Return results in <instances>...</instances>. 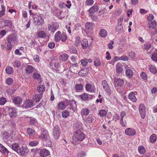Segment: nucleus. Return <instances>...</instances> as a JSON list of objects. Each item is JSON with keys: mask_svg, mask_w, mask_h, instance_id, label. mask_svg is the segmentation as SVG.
<instances>
[{"mask_svg": "<svg viewBox=\"0 0 157 157\" xmlns=\"http://www.w3.org/2000/svg\"><path fill=\"white\" fill-rule=\"evenodd\" d=\"M83 125L80 122L77 121L73 126L75 129L81 131L83 129Z\"/></svg>", "mask_w": 157, "mask_h": 157, "instance_id": "nucleus-14", "label": "nucleus"}, {"mask_svg": "<svg viewBox=\"0 0 157 157\" xmlns=\"http://www.w3.org/2000/svg\"><path fill=\"white\" fill-rule=\"evenodd\" d=\"M6 98L3 97H1L0 98V104L1 105H4L6 102Z\"/></svg>", "mask_w": 157, "mask_h": 157, "instance_id": "nucleus-64", "label": "nucleus"}, {"mask_svg": "<svg viewBox=\"0 0 157 157\" xmlns=\"http://www.w3.org/2000/svg\"><path fill=\"white\" fill-rule=\"evenodd\" d=\"M8 43H11L13 44L16 40V38L15 36L13 34L9 35L7 38Z\"/></svg>", "mask_w": 157, "mask_h": 157, "instance_id": "nucleus-15", "label": "nucleus"}, {"mask_svg": "<svg viewBox=\"0 0 157 157\" xmlns=\"http://www.w3.org/2000/svg\"><path fill=\"white\" fill-rule=\"evenodd\" d=\"M81 42L80 37H78L75 39V44L77 46H79L80 45Z\"/></svg>", "mask_w": 157, "mask_h": 157, "instance_id": "nucleus-52", "label": "nucleus"}, {"mask_svg": "<svg viewBox=\"0 0 157 157\" xmlns=\"http://www.w3.org/2000/svg\"><path fill=\"white\" fill-rule=\"evenodd\" d=\"M6 73L8 74H11L13 73V70L12 67L9 66L6 68Z\"/></svg>", "mask_w": 157, "mask_h": 157, "instance_id": "nucleus-39", "label": "nucleus"}, {"mask_svg": "<svg viewBox=\"0 0 157 157\" xmlns=\"http://www.w3.org/2000/svg\"><path fill=\"white\" fill-rule=\"evenodd\" d=\"M156 22L154 21H153L151 22L149 24V28L150 29H155V31L153 32H155V28H157V27H156Z\"/></svg>", "mask_w": 157, "mask_h": 157, "instance_id": "nucleus-45", "label": "nucleus"}, {"mask_svg": "<svg viewBox=\"0 0 157 157\" xmlns=\"http://www.w3.org/2000/svg\"><path fill=\"white\" fill-rule=\"evenodd\" d=\"M60 59L63 61H66L68 58V56L66 54L63 53L60 55L59 57Z\"/></svg>", "mask_w": 157, "mask_h": 157, "instance_id": "nucleus-35", "label": "nucleus"}, {"mask_svg": "<svg viewBox=\"0 0 157 157\" xmlns=\"http://www.w3.org/2000/svg\"><path fill=\"white\" fill-rule=\"evenodd\" d=\"M38 135L39 138L43 140L46 141L48 140V132L47 130L44 128H42L40 130H39L38 132Z\"/></svg>", "mask_w": 157, "mask_h": 157, "instance_id": "nucleus-4", "label": "nucleus"}, {"mask_svg": "<svg viewBox=\"0 0 157 157\" xmlns=\"http://www.w3.org/2000/svg\"><path fill=\"white\" fill-rule=\"evenodd\" d=\"M38 144V142L37 141H30L29 143V145L31 146H36Z\"/></svg>", "mask_w": 157, "mask_h": 157, "instance_id": "nucleus-59", "label": "nucleus"}, {"mask_svg": "<svg viewBox=\"0 0 157 157\" xmlns=\"http://www.w3.org/2000/svg\"><path fill=\"white\" fill-rule=\"evenodd\" d=\"M37 90L38 92L42 93L45 90L44 86L43 85H40L37 88Z\"/></svg>", "mask_w": 157, "mask_h": 157, "instance_id": "nucleus-55", "label": "nucleus"}, {"mask_svg": "<svg viewBox=\"0 0 157 157\" xmlns=\"http://www.w3.org/2000/svg\"><path fill=\"white\" fill-rule=\"evenodd\" d=\"M4 22L5 24V26H8L12 28L13 27V26L12 24V21L10 20H5Z\"/></svg>", "mask_w": 157, "mask_h": 157, "instance_id": "nucleus-43", "label": "nucleus"}, {"mask_svg": "<svg viewBox=\"0 0 157 157\" xmlns=\"http://www.w3.org/2000/svg\"><path fill=\"white\" fill-rule=\"evenodd\" d=\"M69 111H68V110H65L63 111L62 113V117L64 118L67 117L69 116Z\"/></svg>", "mask_w": 157, "mask_h": 157, "instance_id": "nucleus-42", "label": "nucleus"}, {"mask_svg": "<svg viewBox=\"0 0 157 157\" xmlns=\"http://www.w3.org/2000/svg\"><path fill=\"white\" fill-rule=\"evenodd\" d=\"M107 112L105 110L101 109L99 112V114L101 117H103L106 116Z\"/></svg>", "mask_w": 157, "mask_h": 157, "instance_id": "nucleus-51", "label": "nucleus"}, {"mask_svg": "<svg viewBox=\"0 0 157 157\" xmlns=\"http://www.w3.org/2000/svg\"><path fill=\"white\" fill-rule=\"evenodd\" d=\"M94 64L96 67L99 66L101 65V61L99 58H95L94 59Z\"/></svg>", "mask_w": 157, "mask_h": 157, "instance_id": "nucleus-41", "label": "nucleus"}, {"mask_svg": "<svg viewBox=\"0 0 157 157\" xmlns=\"http://www.w3.org/2000/svg\"><path fill=\"white\" fill-rule=\"evenodd\" d=\"M125 133L128 136H133L136 134V131L133 128H128L126 129L125 131Z\"/></svg>", "mask_w": 157, "mask_h": 157, "instance_id": "nucleus-12", "label": "nucleus"}, {"mask_svg": "<svg viewBox=\"0 0 157 157\" xmlns=\"http://www.w3.org/2000/svg\"><path fill=\"white\" fill-rule=\"evenodd\" d=\"M73 135L71 142L74 145L78 144L79 141H82L85 138L84 134L82 132H74Z\"/></svg>", "mask_w": 157, "mask_h": 157, "instance_id": "nucleus-1", "label": "nucleus"}, {"mask_svg": "<svg viewBox=\"0 0 157 157\" xmlns=\"http://www.w3.org/2000/svg\"><path fill=\"white\" fill-rule=\"evenodd\" d=\"M64 103L66 105V107L70 105V106L68 107L67 108L68 109H70V112L73 113L75 111L77 108V105L74 100H68L66 99L64 100Z\"/></svg>", "mask_w": 157, "mask_h": 157, "instance_id": "nucleus-2", "label": "nucleus"}, {"mask_svg": "<svg viewBox=\"0 0 157 157\" xmlns=\"http://www.w3.org/2000/svg\"><path fill=\"white\" fill-rule=\"evenodd\" d=\"M13 66L14 67H20L21 66V62L18 60H16L13 64Z\"/></svg>", "mask_w": 157, "mask_h": 157, "instance_id": "nucleus-57", "label": "nucleus"}, {"mask_svg": "<svg viewBox=\"0 0 157 157\" xmlns=\"http://www.w3.org/2000/svg\"><path fill=\"white\" fill-rule=\"evenodd\" d=\"M81 64L84 66H86L88 63L87 59H82L81 61Z\"/></svg>", "mask_w": 157, "mask_h": 157, "instance_id": "nucleus-62", "label": "nucleus"}, {"mask_svg": "<svg viewBox=\"0 0 157 157\" xmlns=\"http://www.w3.org/2000/svg\"><path fill=\"white\" fill-rule=\"evenodd\" d=\"M28 152L29 150L27 147L22 146V147H21L19 151L17 153L20 155H26Z\"/></svg>", "mask_w": 157, "mask_h": 157, "instance_id": "nucleus-11", "label": "nucleus"}, {"mask_svg": "<svg viewBox=\"0 0 157 157\" xmlns=\"http://www.w3.org/2000/svg\"><path fill=\"white\" fill-rule=\"evenodd\" d=\"M37 35L38 37L41 38H44L46 36V33L44 31L42 30L38 32Z\"/></svg>", "mask_w": 157, "mask_h": 157, "instance_id": "nucleus-36", "label": "nucleus"}, {"mask_svg": "<svg viewBox=\"0 0 157 157\" xmlns=\"http://www.w3.org/2000/svg\"><path fill=\"white\" fill-rule=\"evenodd\" d=\"M66 107V105L62 101L59 102L57 105V108L59 110H62Z\"/></svg>", "mask_w": 157, "mask_h": 157, "instance_id": "nucleus-26", "label": "nucleus"}, {"mask_svg": "<svg viewBox=\"0 0 157 157\" xmlns=\"http://www.w3.org/2000/svg\"><path fill=\"white\" fill-rule=\"evenodd\" d=\"M123 71V66L120 63H117L116 65V71L117 74H119Z\"/></svg>", "mask_w": 157, "mask_h": 157, "instance_id": "nucleus-19", "label": "nucleus"}, {"mask_svg": "<svg viewBox=\"0 0 157 157\" xmlns=\"http://www.w3.org/2000/svg\"><path fill=\"white\" fill-rule=\"evenodd\" d=\"M114 87L116 89L118 90L124 84V80L118 78L114 81Z\"/></svg>", "mask_w": 157, "mask_h": 157, "instance_id": "nucleus-7", "label": "nucleus"}, {"mask_svg": "<svg viewBox=\"0 0 157 157\" xmlns=\"http://www.w3.org/2000/svg\"><path fill=\"white\" fill-rule=\"evenodd\" d=\"M16 109L14 107H10L9 108V115L11 117H15L17 115Z\"/></svg>", "mask_w": 157, "mask_h": 157, "instance_id": "nucleus-13", "label": "nucleus"}, {"mask_svg": "<svg viewBox=\"0 0 157 157\" xmlns=\"http://www.w3.org/2000/svg\"><path fill=\"white\" fill-rule=\"evenodd\" d=\"M128 97L129 99L133 102H135L137 101V99L135 96L134 93L132 92H131L129 94Z\"/></svg>", "mask_w": 157, "mask_h": 157, "instance_id": "nucleus-24", "label": "nucleus"}, {"mask_svg": "<svg viewBox=\"0 0 157 157\" xmlns=\"http://www.w3.org/2000/svg\"><path fill=\"white\" fill-rule=\"evenodd\" d=\"M27 131L28 134L30 137L32 138L33 137L34 135L36 134L35 131L34 129L30 128H28Z\"/></svg>", "mask_w": 157, "mask_h": 157, "instance_id": "nucleus-20", "label": "nucleus"}, {"mask_svg": "<svg viewBox=\"0 0 157 157\" xmlns=\"http://www.w3.org/2000/svg\"><path fill=\"white\" fill-rule=\"evenodd\" d=\"M94 87H92L91 85L90 84H87L86 86V89L87 91L91 92H93L94 90Z\"/></svg>", "mask_w": 157, "mask_h": 157, "instance_id": "nucleus-44", "label": "nucleus"}, {"mask_svg": "<svg viewBox=\"0 0 157 157\" xmlns=\"http://www.w3.org/2000/svg\"><path fill=\"white\" fill-rule=\"evenodd\" d=\"M1 7L2 10H0V17H1L5 14L6 10V7L3 5H1Z\"/></svg>", "mask_w": 157, "mask_h": 157, "instance_id": "nucleus-46", "label": "nucleus"}, {"mask_svg": "<svg viewBox=\"0 0 157 157\" xmlns=\"http://www.w3.org/2000/svg\"><path fill=\"white\" fill-rule=\"evenodd\" d=\"M60 133V128L59 126H55L53 129V135L54 138L57 139L59 137Z\"/></svg>", "mask_w": 157, "mask_h": 157, "instance_id": "nucleus-9", "label": "nucleus"}, {"mask_svg": "<svg viewBox=\"0 0 157 157\" xmlns=\"http://www.w3.org/2000/svg\"><path fill=\"white\" fill-rule=\"evenodd\" d=\"M116 31L120 33L123 32V28L121 22H118L116 28Z\"/></svg>", "mask_w": 157, "mask_h": 157, "instance_id": "nucleus-27", "label": "nucleus"}, {"mask_svg": "<svg viewBox=\"0 0 157 157\" xmlns=\"http://www.w3.org/2000/svg\"><path fill=\"white\" fill-rule=\"evenodd\" d=\"M99 35L101 37H105L107 36V33L106 30L105 29H102L100 31Z\"/></svg>", "mask_w": 157, "mask_h": 157, "instance_id": "nucleus-33", "label": "nucleus"}, {"mask_svg": "<svg viewBox=\"0 0 157 157\" xmlns=\"http://www.w3.org/2000/svg\"><path fill=\"white\" fill-rule=\"evenodd\" d=\"M11 147L13 150L18 153L20 148L21 147L18 143H15L12 145Z\"/></svg>", "mask_w": 157, "mask_h": 157, "instance_id": "nucleus-18", "label": "nucleus"}, {"mask_svg": "<svg viewBox=\"0 0 157 157\" xmlns=\"http://www.w3.org/2000/svg\"><path fill=\"white\" fill-rule=\"evenodd\" d=\"M139 111L141 117L142 119L144 118L145 116V108L144 105L143 104H140L139 105Z\"/></svg>", "mask_w": 157, "mask_h": 157, "instance_id": "nucleus-8", "label": "nucleus"}, {"mask_svg": "<svg viewBox=\"0 0 157 157\" xmlns=\"http://www.w3.org/2000/svg\"><path fill=\"white\" fill-rule=\"evenodd\" d=\"M81 71V73H82L83 74L86 75L88 73L89 69L88 68H84L83 70H82Z\"/></svg>", "mask_w": 157, "mask_h": 157, "instance_id": "nucleus-61", "label": "nucleus"}, {"mask_svg": "<svg viewBox=\"0 0 157 157\" xmlns=\"http://www.w3.org/2000/svg\"><path fill=\"white\" fill-rule=\"evenodd\" d=\"M102 86L104 90L108 93L109 95H110L111 93V91L107 81L105 80L102 81Z\"/></svg>", "mask_w": 157, "mask_h": 157, "instance_id": "nucleus-6", "label": "nucleus"}, {"mask_svg": "<svg viewBox=\"0 0 157 157\" xmlns=\"http://www.w3.org/2000/svg\"><path fill=\"white\" fill-rule=\"evenodd\" d=\"M83 88V86L82 84H76L75 85V90L77 92H80L81 91Z\"/></svg>", "mask_w": 157, "mask_h": 157, "instance_id": "nucleus-40", "label": "nucleus"}, {"mask_svg": "<svg viewBox=\"0 0 157 157\" xmlns=\"http://www.w3.org/2000/svg\"><path fill=\"white\" fill-rule=\"evenodd\" d=\"M0 152L2 154H8L9 152L8 150L2 144H0Z\"/></svg>", "mask_w": 157, "mask_h": 157, "instance_id": "nucleus-23", "label": "nucleus"}, {"mask_svg": "<svg viewBox=\"0 0 157 157\" xmlns=\"http://www.w3.org/2000/svg\"><path fill=\"white\" fill-rule=\"evenodd\" d=\"M34 105L32 100H28L25 103L22 105V107L24 108H29L33 107Z\"/></svg>", "mask_w": 157, "mask_h": 157, "instance_id": "nucleus-10", "label": "nucleus"}, {"mask_svg": "<svg viewBox=\"0 0 157 157\" xmlns=\"http://www.w3.org/2000/svg\"><path fill=\"white\" fill-rule=\"evenodd\" d=\"M125 73L126 76L128 77L131 78L133 75V72L130 69H127Z\"/></svg>", "mask_w": 157, "mask_h": 157, "instance_id": "nucleus-37", "label": "nucleus"}, {"mask_svg": "<svg viewBox=\"0 0 157 157\" xmlns=\"http://www.w3.org/2000/svg\"><path fill=\"white\" fill-rule=\"evenodd\" d=\"M33 67L31 65H27L25 68L26 72L28 73H31L33 71Z\"/></svg>", "mask_w": 157, "mask_h": 157, "instance_id": "nucleus-30", "label": "nucleus"}, {"mask_svg": "<svg viewBox=\"0 0 157 157\" xmlns=\"http://www.w3.org/2000/svg\"><path fill=\"white\" fill-rule=\"evenodd\" d=\"M94 0H86L85 2L86 5L88 6H91L94 4Z\"/></svg>", "mask_w": 157, "mask_h": 157, "instance_id": "nucleus-56", "label": "nucleus"}, {"mask_svg": "<svg viewBox=\"0 0 157 157\" xmlns=\"http://www.w3.org/2000/svg\"><path fill=\"white\" fill-rule=\"evenodd\" d=\"M152 59L155 61H157V49H155L151 56Z\"/></svg>", "mask_w": 157, "mask_h": 157, "instance_id": "nucleus-34", "label": "nucleus"}, {"mask_svg": "<svg viewBox=\"0 0 157 157\" xmlns=\"http://www.w3.org/2000/svg\"><path fill=\"white\" fill-rule=\"evenodd\" d=\"M54 38L55 41L57 42L60 40L64 42L66 40L67 36L65 33L63 32L62 34L60 31H58L56 33Z\"/></svg>", "mask_w": 157, "mask_h": 157, "instance_id": "nucleus-3", "label": "nucleus"}, {"mask_svg": "<svg viewBox=\"0 0 157 157\" xmlns=\"http://www.w3.org/2000/svg\"><path fill=\"white\" fill-rule=\"evenodd\" d=\"M56 23H53L52 24H48V29L49 31L51 32H54L56 29Z\"/></svg>", "mask_w": 157, "mask_h": 157, "instance_id": "nucleus-17", "label": "nucleus"}, {"mask_svg": "<svg viewBox=\"0 0 157 157\" xmlns=\"http://www.w3.org/2000/svg\"><path fill=\"white\" fill-rule=\"evenodd\" d=\"M138 150L140 154H144L145 152V149L142 146H140L138 147Z\"/></svg>", "mask_w": 157, "mask_h": 157, "instance_id": "nucleus-50", "label": "nucleus"}, {"mask_svg": "<svg viewBox=\"0 0 157 157\" xmlns=\"http://www.w3.org/2000/svg\"><path fill=\"white\" fill-rule=\"evenodd\" d=\"M89 113V110L87 108L83 109L82 110L81 114L82 115H87Z\"/></svg>", "mask_w": 157, "mask_h": 157, "instance_id": "nucleus-48", "label": "nucleus"}, {"mask_svg": "<svg viewBox=\"0 0 157 157\" xmlns=\"http://www.w3.org/2000/svg\"><path fill=\"white\" fill-rule=\"evenodd\" d=\"M13 101L17 106H19L20 103L22 102V99L20 97H16L13 98Z\"/></svg>", "mask_w": 157, "mask_h": 157, "instance_id": "nucleus-16", "label": "nucleus"}, {"mask_svg": "<svg viewBox=\"0 0 157 157\" xmlns=\"http://www.w3.org/2000/svg\"><path fill=\"white\" fill-rule=\"evenodd\" d=\"M42 97V93H40L39 94H36L33 97V100L35 102H38L40 101Z\"/></svg>", "mask_w": 157, "mask_h": 157, "instance_id": "nucleus-25", "label": "nucleus"}, {"mask_svg": "<svg viewBox=\"0 0 157 157\" xmlns=\"http://www.w3.org/2000/svg\"><path fill=\"white\" fill-rule=\"evenodd\" d=\"M40 156L42 157H45L49 155V152L48 150L42 149L40 151Z\"/></svg>", "mask_w": 157, "mask_h": 157, "instance_id": "nucleus-21", "label": "nucleus"}, {"mask_svg": "<svg viewBox=\"0 0 157 157\" xmlns=\"http://www.w3.org/2000/svg\"><path fill=\"white\" fill-rule=\"evenodd\" d=\"M98 7L96 5H94L91 7L88 10L89 12L90 13H93L96 12L98 10Z\"/></svg>", "mask_w": 157, "mask_h": 157, "instance_id": "nucleus-22", "label": "nucleus"}, {"mask_svg": "<svg viewBox=\"0 0 157 157\" xmlns=\"http://www.w3.org/2000/svg\"><path fill=\"white\" fill-rule=\"evenodd\" d=\"M151 47V45L150 43H146L143 45L142 47L144 49L147 50L149 49Z\"/></svg>", "mask_w": 157, "mask_h": 157, "instance_id": "nucleus-49", "label": "nucleus"}, {"mask_svg": "<svg viewBox=\"0 0 157 157\" xmlns=\"http://www.w3.org/2000/svg\"><path fill=\"white\" fill-rule=\"evenodd\" d=\"M34 22L36 25H39L44 23V20L39 13H36L33 17Z\"/></svg>", "mask_w": 157, "mask_h": 157, "instance_id": "nucleus-5", "label": "nucleus"}, {"mask_svg": "<svg viewBox=\"0 0 157 157\" xmlns=\"http://www.w3.org/2000/svg\"><path fill=\"white\" fill-rule=\"evenodd\" d=\"M33 78L34 79H40V75L37 73H34L33 74Z\"/></svg>", "mask_w": 157, "mask_h": 157, "instance_id": "nucleus-63", "label": "nucleus"}, {"mask_svg": "<svg viewBox=\"0 0 157 157\" xmlns=\"http://www.w3.org/2000/svg\"><path fill=\"white\" fill-rule=\"evenodd\" d=\"M149 70L151 72L155 74L156 72V69L154 65H150L149 66Z\"/></svg>", "mask_w": 157, "mask_h": 157, "instance_id": "nucleus-38", "label": "nucleus"}, {"mask_svg": "<svg viewBox=\"0 0 157 157\" xmlns=\"http://www.w3.org/2000/svg\"><path fill=\"white\" fill-rule=\"evenodd\" d=\"M30 124L32 125H34L37 123V121L35 119L30 117L29 121Z\"/></svg>", "mask_w": 157, "mask_h": 157, "instance_id": "nucleus-53", "label": "nucleus"}, {"mask_svg": "<svg viewBox=\"0 0 157 157\" xmlns=\"http://www.w3.org/2000/svg\"><path fill=\"white\" fill-rule=\"evenodd\" d=\"M86 121L89 123H91L95 121V120L94 116L91 115H89L87 118Z\"/></svg>", "mask_w": 157, "mask_h": 157, "instance_id": "nucleus-32", "label": "nucleus"}, {"mask_svg": "<svg viewBox=\"0 0 157 157\" xmlns=\"http://www.w3.org/2000/svg\"><path fill=\"white\" fill-rule=\"evenodd\" d=\"M157 140V136L155 134H152L150 137V142L152 143H155Z\"/></svg>", "mask_w": 157, "mask_h": 157, "instance_id": "nucleus-31", "label": "nucleus"}, {"mask_svg": "<svg viewBox=\"0 0 157 157\" xmlns=\"http://www.w3.org/2000/svg\"><path fill=\"white\" fill-rule=\"evenodd\" d=\"M81 99L82 101H86L88 98V95L87 94L84 93L80 96Z\"/></svg>", "mask_w": 157, "mask_h": 157, "instance_id": "nucleus-47", "label": "nucleus"}, {"mask_svg": "<svg viewBox=\"0 0 157 157\" xmlns=\"http://www.w3.org/2000/svg\"><path fill=\"white\" fill-rule=\"evenodd\" d=\"M59 65L60 63L59 62L57 61L54 64V67L53 69L55 70H58Z\"/></svg>", "mask_w": 157, "mask_h": 157, "instance_id": "nucleus-60", "label": "nucleus"}, {"mask_svg": "<svg viewBox=\"0 0 157 157\" xmlns=\"http://www.w3.org/2000/svg\"><path fill=\"white\" fill-rule=\"evenodd\" d=\"M81 44L83 48H86L88 46V40L86 39H84L81 42Z\"/></svg>", "mask_w": 157, "mask_h": 157, "instance_id": "nucleus-28", "label": "nucleus"}, {"mask_svg": "<svg viewBox=\"0 0 157 157\" xmlns=\"http://www.w3.org/2000/svg\"><path fill=\"white\" fill-rule=\"evenodd\" d=\"M93 25L92 23L90 22H87L85 24L86 30L89 29H91L93 26ZM86 31V30H85Z\"/></svg>", "mask_w": 157, "mask_h": 157, "instance_id": "nucleus-58", "label": "nucleus"}, {"mask_svg": "<svg viewBox=\"0 0 157 157\" xmlns=\"http://www.w3.org/2000/svg\"><path fill=\"white\" fill-rule=\"evenodd\" d=\"M152 39L153 41L157 42V28H155V32L151 33Z\"/></svg>", "mask_w": 157, "mask_h": 157, "instance_id": "nucleus-29", "label": "nucleus"}, {"mask_svg": "<svg viewBox=\"0 0 157 157\" xmlns=\"http://www.w3.org/2000/svg\"><path fill=\"white\" fill-rule=\"evenodd\" d=\"M13 82V80L12 78H9L6 80V83L9 85H12Z\"/></svg>", "mask_w": 157, "mask_h": 157, "instance_id": "nucleus-54", "label": "nucleus"}]
</instances>
